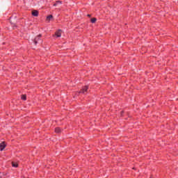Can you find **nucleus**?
<instances>
[{"mask_svg":"<svg viewBox=\"0 0 178 178\" xmlns=\"http://www.w3.org/2000/svg\"><path fill=\"white\" fill-rule=\"evenodd\" d=\"M87 91H88V86H86L82 88V89L78 92V94H87Z\"/></svg>","mask_w":178,"mask_h":178,"instance_id":"1","label":"nucleus"},{"mask_svg":"<svg viewBox=\"0 0 178 178\" xmlns=\"http://www.w3.org/2000/svg\"><path fill=\"white\" fill-rule=\"evenodd\" d=\"M41 37H42V35L40 34L34 39L33 42L35 45H37V44H38V41H41Z\"/></svg>","mask_w":178,"mask_h":178,"instance_id":"2","label":"nucleus"},{"mask_svg":"<svg viewBox=\"0 0 178 178\" xmlns=\"http://www.w3.org/2000/svg\"><path fill=\"white\" fill-rule=\"evenodd\" d=\"M57 38L62 37V30L58 29L57 31H56L55 35Z\"/></svg>","mask_w":178,"mask_h":178,"instance_id":"3","label":"nucleus"},{"mask_svg":"<svg viewBox=\"0 0 178 178\" xmlns=\"http://www.w3.org/2000/svg\"><path fill=\"white\" fill-rule=\"evenodd\" d=\"M55 133L57 134H60L62 131H63V129H60V127H56L54 129Z\"/></svg>","mask_w":178,"mask_h":178,"instance_id":"4","label":"nucleus"},{"mask_svg":"<svg viewBox=\"0 0 178 178\" xmlns=\"http://www.w3.org/2000/svg\"><path fill=\"white\" fill-rule=\"evenodd\" d=\"M5 148H6V144H5V142L0 143V151L5 149Z\"/></svg>","mask_w":178,"mask_h":178,"instance_id":"5","label":"nucleus"},{"mask_svg":"<svg viewBox=\"0 0 178 178\" xmlns=\"http://www.w3.org/2000/svg\"><path fill=\"white\" fill-rule=\"evenodd\" d=\"M32 16H34L35 17H38V10H34L32 11Z\"/></svg>","mask_w":178,"mask_h":178,"instance_id":"6","label":"nucleus"},{"mask_svg":"<svg viewBox=\"0 0 178 178\" xmlns=\"http://www.w3.org/2000/svg\"><path fill=\"white\" fill-rule=\"evenodd\" d=\"M58 5H62L61 1H56V3L53 5V6H58Z\"/></svg>","mask_w":178,"mask_h":178,"instance_id":"7","label":"nucleus"},{"mask_svg":"<svg viewBox=\"0 0 178 178\" xmlns=\"http://www.w3.org/2000/svg\"><path fill=\"white\" fill-rule=\"evenodd\" d=\"M53 18H54V16H52V15H50L47 17V20L48 22H51V19H53Z\"/></svg>","mask_w":178,"mask_h":178,"instance_id":"8","label":"nucleus"},{"mask_svg":"<svg viewBox=\"0 0 178 178\" xmlns=\"http://www.w3.org/2000/svg\"><path fill=\"white\" fill-rule=\"evenodd\" d=\"M21 99H23V101H26V99H27V96L26 95H22Z\"/></svg>","mask_w":178,"mask_h":178,"instance_id":"9","label":"nucleus"},{"mask_svg":"<svg viewBox=\"0 0 178 178\" xmlns=\"http://www.w3.org/2000/svg\"><path fill=\"white\" fill-rule=\"evenodd\" d=\"M12 165L13 168H18L19 164H17V163L13 162Z\"/></svg>","mask_w":178,"mask_h":178,"instance_id":"10","label":"nucleus"},{"mask_svg":"<svg viewBox=\"0 0 178 178\" xmlns=\"http://www.w3.org/2000/svg\"><path fill=\"white\" fill-rule=\"evenodd\" d=\"M91 23H95L97 22V18L94 17L90 19Z\"/></svg>","mask_w":178,"mask_h":178,"instance_id":"11","label":"nucleus"},{"mask_svg":"<svg viewBox=\"0 0 178 178\" xmlns=\"http://www.w3.org/2000/svg\"><path fill=\"white\" fill-rule=\"evenodd\" d=\"M88 17H91V15L88 14Z\"/></svg>","mask_w":178,"mask_h":178,"instance_id":"12","label":"nucleus"},{"mask_svg":"<svg viewBox=\"0 0 178 178\" xmlns=\"http://www.w3.org/2000/svg\"><path fill=\"white\" fill-rule=\"evenodd\" d=\"M13 27H16V25H15V24H13Z\"/></svg>","mask_w":178,"mask_h":178,"instance_id":"13","label":"nucleus"},{"mask_svg":"<svg viewBox=\"0 0 178 178\" xmlns=\"http://www.w3.org/2000/svg\"><path fill=\"white\" fill-rule=\"evenodd\" d=\"M121 115H123V111H121Z\"/></svg>","mask_w":178,"mask_h":178,"instance_id":"14","label":"nucleus"}]
</instances>
